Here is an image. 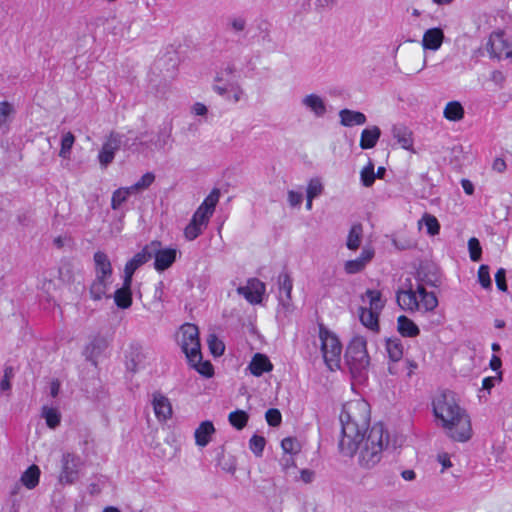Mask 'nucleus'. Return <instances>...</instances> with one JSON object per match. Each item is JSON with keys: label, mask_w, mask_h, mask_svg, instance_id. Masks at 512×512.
<instances>
[{"label": "nucleus", "mask_w": 512, "mask_h": 512, "mask_svg": "<svg viewBox=\"0 0 512 512\" xmlns=\"http://www.w3.org/2000/svg\"><path fill=\"white\" fill-rule=\"evenodd\" d=\"M487 50L493 58H512V45L504 38L503 32L490 35Z\"/></svg>", "instance_id": "nucleus-10"}, {"label": "nucleus", "mask_w": 512, "mask_h": 512, "mask_svg": "<svg viewBox=\"0 0 512 512\" xmlns=\"http://www.w3.org/2000/svg\"><path fill=\"white\" fill-rule=\"evenodd\" d=\"M397 330L403 337L413 338L420 334L419 327L405 315H400L398 317Z\"/></svg>", "instance_id": "nucleus-24"}, {"label": "nucleus", "mask_w": 512, "mask_h": 512, "mask_svg": "<svg viewBox=\"0 0 512 512\" xmlns=\"http://www.w3.org/2000/svg\"><path fill=\"white\" fill-rule=\"evenodd\" d=\"M231 26L234 31H243L246 27V20L244 18L238 17L234 18L231 21Z\"/></svg>", "instance_id": "nucleus-59"}, {"label": "nucleus", "mask_w": 512, "mask_h": 512, "mask_svg": "<svg viewBox=\"0 0 512 512\" xmlns=\"http://www.w3.org/2000/svg\"><path fill=\"white\" fill-rule=\"evenodd\" d=\"M82 466L83 461L78 455L69 452L64 453L61 458L60 484H74L79 479V472Z\"/></svg>", "instance_id": "nucleus-7"}, {"label": "nucleus", "mask_w": 512, "mask_h": 512, "mask_svg": "<svg viewBox=\"0 0 512 512\" xmlns=\"http://www.w3.org/2000/svg\"><path fill=\"white\" fill-rule=\"evenodd\" d=\"M393 137L405 150H411L413 147L412 132L404 125H394L392 128Z\"/></svg>", "instance_id": "nucleus-23"}, {"label": "nucleus", "mask_w": 512, "mask_h": 512, "mask_svg": "<svg viewBox=\"0 0 512 512\" xmlns=\"http://www.w3.org/2000/svg\"><path fill=\"white\" fill-rule=\"evenodd\" d=\"M115 304L121 309H128L132 305L131 290L117 289L114 293Z\"/></svg>", "instance_id": "nucleus-33"}, {"label": "nucleus", "mask_w": 512, "mask_h": 512, "mask_svg": "<svg viewBox=\"0 0 512 512\" xmlns=\"http://www.w3.org/2000/svg\"><path fill=\"white\" fill-rule=\"evenodd\" d=\"M444 117L450 121H459L464 117V108L458 101L447 103L444 109Z\"/></svg>", "instance_id": "nucleus-30"}, {"label": "nucleus", "mask_w": 512, "mask_h": 512, "mask_svg": "<svg viewBox=\"0 0 512 512\" xmlns=\"http://www.w3.org/2000/svg\"><path fill=\"white\" fill-rule=\"evenodd\" d=\"M293 288V281L288 272L283 271L278 276V300L279 304L285 309L289 310L292 306L291 292Z\"/></svg>", "instance_id": "nucleus-14"}, {"label": "nucleus", "mask_w": 512, "mask_h": 512, "mask_svg": "<svg viewBox=\"0 0 512 512\" xmlns=\"http://www.w3.org/2000/svg\"><path fill=\"white\" fill-rule=\"evenodd\" d=\"M42 417L45 418L46 424L49 428H56L61 421V415L57 409L44 406L42 408Z\"/></svg>", "instance_id": "nucleus-34"}, {"label": "nucleus", "mask_w": 512, "mask_h": 512, "mask_svg": "<svg viewBox=\"0 0 512 512\" xmlns=\"http://www.w3.org/2000/svg\"><path fill=\"white\" fill-rule=\"evenodd\" d=\"M109 283V279L96 277L90 286L91 298L94 300L102 299L106 295Z\"/></svg>", "instance_id": "nucleus-29"}, {"label": "nucleus", "mask_w": 512, "mask_h": 512, "mask_svg": "<svg viewBox=\"0 0 512 512\" xmlns=\"http://www.w3.org/2000/svg\"><path fill=\"white\" fill-rule=\"evenodd\" d=\"M365 296L369 300V307L367 309L380 313L384 308V301L382 300L381 292L379 290L367 289Z\"/></svg>", "instance_id": "nucleus-32"}, {"label": "nucleus", "mask_w": 512, "mask_h": 512, "mask_svg": "<svg viewBox=\"0 0 512 512\" xmlns=\"http://www.w3.org/2000/svg\"><path fill=\"white\" fill-rule=\"evenodd\" d=\"M228 419L233 427H235L238 430H241L246 426L249 416L243 410H236L229 414Z\"/></svg>", "instance_id": "nucleus-36"}, {"label": "nucleus", "mask_w": 512, "mask_h": 512, "mask_svg": "<svg viewBox=\"0 0 512 512\" xmlns=\"http://www.w3.org/2000/svg\"><path fill=\"white\" fill-rule=\"evenodd\" d=\"M205 226L200 225L198 222H194L193 219L184 229L185 238L189 241L195 240L203 231Z\"/></svg>", "instance_id": "nucleus-43"}, {"label": "nucleus", "mask_w": 512, "mask_h": 512, "mask_svg": "<svg viewBox=\"0 0 512 512\" xmlns=\"http://www.w3.org/2000/svg\"><path fill=\"white\" fill-rule=\"evenodd\" d=\"M302 104L318 118L323 117L327 113L324 99L317 94L306 95L302 99Z\"/></svg>", "instance_id": "nucleus-18"}, {"label": "nucleus", "mask_w": 512, "mask_h": 512, "mask_svg": "<svg viewBox=\"0 0 512 512\" xmlns=\"http://www.w3.org/2000/svg\"><path fill=\"white\" fill-rule=\"evenodd\" d=\"M281 447L284 453L296 455L300 452V444L294 437H286L281 441Z\"/></svg>", "instance_id": "nucleus-44"}, {"label": "nucleus", "mask_w": 512, "mask_h": 512, "mask_svg": "<svg viewBox=\"0 0 512 512\" xmlns=\"http://www.w3.org/2000/svg\"><path fill=\"white\" fill-rule=\"evenodd\" d=\"M443 39L444 32L441 28H430L424 32L422 46L426 50L436 51L441 47Z\"/></svg>", "instance_id": "nucleus-16"}, {"label": "nucleus", "mask_w": 512, "mask_h": 512, "mask_svg": "<svg viewBox=\"0 0 512 512\" xmlns=\"http://www.w3.org/2000/svg\"><path fill=\"white\" fill-rule=\"evenodd\" d=\"M178 342L188 361H200L202 359L199 330L196 325L183 324L178 333Z\"/></svg>", "instance_id": "nucleus-6"}, {"label": "nucleus", "mask_w": 512, "mask_h": 512, "mask_svg": "<svg viewBox=\"0 0 512 512\" xmlns=\"http://www.w3.org/2000/svg\"><path fill=\"white\" fill-rule=\"evenodd\" d=\"M478 282L480 285L486 289H492V280L490 277V268L486 264H482L478 269Z\"/></svg>", "instance_id": "nucleus-42"}, {"label": "nucleus", "mask_w": 512, "mask_h": 512, "mask_svg": "<svg viewBox=\"0 0 512 512\" xmlns=\"http://www.w3.org/2000/svg\"><path fill=\"white\" fill-rule=\"evenodd\" d=\"M495 281L497 288L502 292L508 291V285L506 282V270L499 268L495 274Z\"/></svg>", "instance_id": "nucleus-56"}, {"label": "nucleus", "mask_w": 512, "mask_h": 512, "mask_svg": "<svg viewBox=\"0 0 512 512\" xmlns=\"http://www.w3.org/2000/svg\"><path fill=\"white\" fill-rule=\"evenodd\" d=\"M14 377V368L12 366H5L4 375L0 381L1 391H8L11 389V379Z\"/></svg>", "instance_id": "nucleus-52"}, {"label": "nucleus", "mask_w": 512, "mask_h": 512, "mask_svg": "<svg viewBox=\"0 0 512 512\" xmlns=\"http://www.w3.org/2000/svg\"><path fill=\"white\" fill-rule=\"evenodd\" d=\"M147 135V132L141 133L136 139L139 140L140 144L146 148L154 146L158 150L165 149V147L172 141V124L164 123L160 126L155 140L151 139L149 141H143Z\"/></svg>", "instance_id": "nucleus-11"}, {"label": "nucleus", "mask_w": 512, "mask_h": 512, "mask_svg": "<svg viewBox=\"0 0 512 512\" xmlns=\"http://www.w3.org/2000/svg\"><path fill=\"white\" fill-rule=\"evenodd\" d=\"M381 136V130L378 126L365 128L361 133L360 147L363 150L372 149L376 146Z\"/></svg>", "instance_id": "nucleus-22"}, {"label": "nucleus", "mask_w": 512, "mask_h": 512, "mask_svg": "<svg viewBox=\"0 0 512 512\" xmlns=\"http://www.w3.org/2000/svg\"><path fill=\"white\" fill-rule=\"evenodd\" d=\"M433 413L442 422L447 435L454 441L466 442L471 438L470 418L451 395H439L433 401Z\"/></svg>", "instance_id": "nucleus-2"}, {"label": "nucleus", "mask_w": 512, "mask_h": 512, "mask_svg": "<svg viewBox=\"0 0 512 512\" xmlns=\"http://www.w3.org/2000/svg\"><path fill=\"white\" fill-rule=\"evenodd\" d=\"M421 222L424 223L427 229V233L431 236L439 234L440 231V224L437 218L431 214H424L422 217Z\"/></svg>", "instance_id": "nucleus-41"}, {"label": "nucleus", "mask_w": 512, "mask_h": 512, "mask_svg": "<svg viewBox=\"0 0 512 512\" xmlns=\"http://www.w3.org/2000/svg\"><path fill=\"white\" fill-rule=\"evenodd\" d=\"M374 164L371 160L360 172V181L364 187H371L375 181Z\"/></svg>", "instance_id": "nucleus-35"}, {"label": "nucleus", "mask_w": 512, "mask_h": 512, "mask_svg": "<svg viewBox=\"0 0 512 512\" xmlns=\"http://www.w3.org/2000/svg\"><path fill=\"white\" fill-rule=\"evenodd\" d=\"M363 228L361 224H354L348 234L346 246L350 250H357L361 244Z\"/></svg>", "instance_id": "nucleus-31"}, {"label": "nucleus", "mask_w": 512, "mask_h": 512, "mask_svg": "<svg viewBox=\"0 0 512 512\" xmlns=\"http://www.w3.org/2000/svg\"><path fill=\"white\" fill-rule=\"evenodd\" d=\"M252 375L259 377L273 370V364L265 354L256 353L248 366Z\"/></svg>", "instance_id": "nucleus-19"}, {"label": "nucleus", "mask_w": 512, "mask_h": 512, "mask_svg": "<svg viewBox=\"0 0 512 512\" xmlns=\"http://www.w3.org/2000/svg\"><path fill=\"white\" fill-rule=\"evenodd\" d=\"M267 423L272 427H277L281 424L282 415L276 408H270L265 413Z\"/></svg>", "instance_id": "nucleus-51"}, {"label": "nucleus", "mask_w": 512, "mask_h": 512, "mask_svg": "<svg viewBox=\"0 0 512 512\" xmlns=\"http://www.w3.org/2000/svg\"><path fill=\"white\" fill-rule=\"evenodd\" d=\"M397 303L401 309L424 313L432 312L438 306V299L434 292H428L422 284L414 291L411 287L397 292Z\"/></svg>", "instance_id": "nucleus-4"}, {"label": "nucleus", "mask_w": 512, "mask_h": 512, "mask_svg": "<svg viewBox=\"0 0 512 512\" xmlns=\"http://www.w3.org/2000/svg\"><path fill=\"white\" fill-rule=\"evenodd\" d=\"M213 89L216 93H218L221 96H224L229 91H235V100L236 101H239V99H240L239 94H242V91L239 88V86L234 82H230L229 80H227V83L224 85L215 84L213 86Z\"/></svg>", "instance_id": "nucleus-38"}, {"label": "nucleus", "mask_w": 512, "mask_h": 512, "mask_svg": "<svg viewBox=\"0 0 512 512\" xmlns=\"http://www.w3.org/2000/svg\"><path fill=\"white\" fill-rule=\"evenodd\" d=\"M96 277L110 279L112 275V266L110 260L104 252L98 251L94 254Z\"/></svg>", "instance_id": "nucleus-21"}, {"label": "nucleus", "mask_w": 512, "mask_h": 512, "mask_svg": "<svg viewBox=\"0 0 512 512\" xmlns=\"http://www.w3.org/2000/svg\"><path fill=\"white\" fill-rule=\"evenodd\" d=\"M152 406L156 418L159 421H166L172 416V405L170 400L161 392L153 393Z\"/></svg>", "instance_id": "nucleus-15"}, {"label": "nucleus", "mask_w": 512, "mask_h": 512, "mask_svg": "<svg viewBox=\"0 0 512 512\" xmlns=\"http://www.w3.org/2000/svg\"><path fill=\"white\" fill-rule=\"evenodd\" d=\"M109 346V341L102 335H96L91 341L85 346L83 354L87 361L91 362L92 365L97 366L98 359L104 354Z\"/></svg>", "instance_id": "nucleus-12"}, {"label": "nucleus", "mask_w": 512, "mask_h": 512, "mask_svg": "<svg viewBox=\"0 0 512 512\" xmlns=\"http://www.w3.org/2000/svg\"><path fill=\"white\" fill-rule=\"evenodd\" d=\"M237 292L244 296L249 303L258 304L262 301V296L265 293V284L257 278H252L248 280L246 286L238 287Z\"/></svg>", "instance_id": "nucleus-13"}, {"label": "nucleus", "mask_w": 512, "mask_h": 512, "mask_svg": "<svg viewBox=\"0 0 512 512\" xmlns=\"http://www.w3.org/2000/svg\"><path fill=\"white\" fill-rule=\"evenodd\" d=\"M148 252L151 258H154V268L159 271H165L173 265L177 258V250L174 248H161L160 241H152L147 244Z\"/></svg>", "instance_id": "nucleus-8"}, {"label": "nucleus", "mask_w": 512, "mask_h": 512, "mask_svg": "<svg viewBox=\"0 0 512 512\" xmlns=\"http://www.w3.org/2000/svg\"><path fill=\"white\" fill-rule=\"evenodd\" d=\"M365 264L359 258L354 260H348L345 263V271L347 274H356L362 271L365 268Z\"/></svg>", "instance_id": "nucleus-53"}, {"label": "nucleus", "mask_w": 512, "mask_h": 512, "mask_svg": "<svg viewBox=\"0 0 512 512\" xmlns=\"http://www.w3.org/2000/svg\"><path fill=\"white\" fill-rule=\"evenodd\" d=\"M128 192L124 189L118 188L116 189L111 197V208L113 210H117L120 206L127 200Z\"/></svg>", "instance_id": "nucleus-48"}, {"label": "nucleus", "mask_w": 512, "mask_h": 512, "mask_svg": "<svg viewBox=\"0 0 512 512\" xmlns=\"http://www.w3.org/2000/svg\"><path fill=\"white\" fill-rule=\"evenodd\" d=\"M369 405L365 401L347 403L340 414L341 433L338 450L342 456L353 457L359 453L358 463L370 469L380 462L389 435L382 423L369 429Z\"/></svg>", "instance_id": "nucleus-1"}, {"label": "nucleus", "mask_w": 512, "mask_h": 512, "mask_svg": "<svg viewBox=\"0 0 512 512\" xmlns=\"http://www.w3.org/2000/svg\"><path fill=\"white\" fill-rule=\"evenodd\" d=\"M319 338L321 340V352L325 364L331 371L339 369L341 365L342 344L338 337L323 324H320Z\"/></svg>", "instance_id": "nucleus-5"}, {"label": "nucleus", "mask_w": 512, "mask_h": 512, "mask_svg": "<svg viewBox=\"0 0 512 512\" xmlns=\"http://www.w3.org/2000/svg\"><path fill=\"white\" fill-rule=\"evenodd\" d=\"M344 358L351 377L358 383L365 381L370 365V357L367 352V341L363 336H355L351 339Z\"/></svg>", "instance_id": "nucleus-3"}, {"label": "nucleus", "mask_w": 512, "mask_h": 512, "mask_svg": "<svg viewBox=\"0 0 512 512\" xmlns=\"http://www.w3.org/2000/svg\"><path fill=\"white\" fill-rule=\"evenodd\" d=\"M388 357L393 362H398L403 357V345L400 339H388L386 341Z\"/></svg>", "instance_id": "nucleus-28"}, {"label": "nucleus", "mask_w": 512, "mask_h": 512, "mask_svg": "<svg viewBox=\"0 0 512 512\" xmlns=\"http://www.w3.org/2000/svg\"><path fill=\"white\" fill-rule=\"evenodd\" d=\"M374 256V252L371 249H363L360 256L358 257L366 265Z\"/></svg>", "instance_id": "nucleus-63"}, {"label": "nucleus", "mask_w": 512, "mask_h": 512, "mask_svg": "<svg viewBox=\"0 0 512 512\" xmlns=\"http://www.w3.org/2000/svg\"><path fill=\"white\" fill-rule=\"evenodd\" d=\"M379 314L380 313L376 311L367 309V307L359 308V319L361 323L374 332L379 331Z\"/></svg>", "instance_id": "nucleus-25"}, {"label": "nucleus", "mask_w": 512, "mask_h": 512, "mask_svg": "<svg viewBox=\"0 0 512 512\" xmlns=\"http://www.w3.org/2000/svg\"><path fill=\"white\" fill-rule=\"evenodd\" d=\"M502 373L499 372L497 377H486L482 381V389L490 393V390L495 386L497 381H501Z\"/></svg>", "instance_id": "nucleus-57"}, {"label": "nucleus", "mask_w": 512, "mask_h": 512, "mask_svg": "<svg viewBox=\"0 0 512 512\" xmlns=\"http://www.w3.org/2000/svg\"><path fill=\"white\" fill-rule=\"evenodd\" d=\"M13 111V106L9 102H0V128L7 123V120Z\"/></svg>", "instance_id": "nucleus-55"}, {"label": "nucleus", "mask_w": 512, "mask_h": 512, "mask_svg": "<svg viewBox=\"0 0 512 512\" xmlns=\"http://www.w3.org/2000/svg\"><path fill=\"white\" fill-rule=\"evenodd\" d=\"M266 445V440L263 436L254 434L249 440V448L255 456L261 457Z\"/></svg>", "instance_id": "nucleus-39"}, {"label": "nucleus", "mask_w": 512, "mask_h": 512, "mask_svg": "<svg viewBox=\"0 0 512 512\" xmlns=\"http://www.w3.org/2000/svg\"><path fill=\"white\" fill-rule=\"evenodd\" d=\"M506 162L503 158H496L493 161L492 168L494 171H497L499 173H503L506 170Z\"/></svg>", "instance_id": "nucleus-61"}, {"label": "nucleus", "mask_w": 512, "mask_h": 512, "mask_svg": "<svg viewBox=\"0 0 512 512\" xmlns=\"http://www.w3.org/2000/svg\"><path fill=\"white\" fill-rule=\"evenodd\" d=\"M213 215V212L210 210H206L203 206H199L198 209L192 216L194 222H198L200 225L207 226L210 217Z\"/></svg>", "instance_id": "nucleus-49"}, {"label": "nucleus", "mask_w": 512, "mask_h": 512, "mask_svg": "<svg viewBox=\"0 0 512 512\" xmlns=\"http://www.w3.org/2000/svg\"><path fill=\"white\" fill-rule=\"evenodd\" d=\"M303 201V194L300 192H296L293 190H290L288 192V202L290 206L297 207L299 206Z\"/></svg>", "instance_id": "nucleus-58"}, {"label": "nucleus", "mask_w": 512, "mask_h": 512, "mask_svg": "<svg viewBox=\"0 0 512 512\" xmlns=\"http://www.w3.org/2000/svg\"><path fill=\"white\" fill-rule=\"evenodd\" d=\"M122 135L111 132L107 140L103 143L98 154V160L103 168H106L114 160L116 152L122 144Z\"/></svg>", "instance_id": "nucleus-9"}, {"label": "nucleus", "mask_w": 512, "mask_h": 512, "mask_svg": "<svg viewBox=\"0 0 512 512\" xmlns=\"http://www.w3.org/2000/svg\"><path fill=\"white\" fill-rule=\"evenodd\" d=\"M215 431L214 424L211 421L206 420L201 422L194 433L196 445L206 447L210 443Z\"/></svg>", "instance_id": "nucleus-17"}, {"label": "nucleus", "mask_w": 512, "mask_h": 512, "mask_svg": "<svg viewBox=\"0 0 512 512\" xmlns=\"http://www.w3.org/2000/svg\"><path fill=\"white\" fill-rule=\"evenodd\" d=\"M235 71V67L233 65H228L223 71L217 74L215 81L221 82L225 80V76H231Z\"/></svg>", "instance_id": "nucleus-60"}, {"label": "nucleus", "mask_w": 512, "mask_h": 512, "mask_svg": "<svg viewBox=\"0 0 512 512\" xmlns=\"http://www.w3.org/2000/svg\"><path fill=\"white\" fill-rule=\"evenodd\" d=\"M207 111V107L200 102L195 103L192 107V112L197 116H204L206 115Z\"/></svg>", "instance_id": "nucleus-62"}, {"label": "nucleus", "mask_w": 512, "mask_h": 512, "mask_svg": "<svg viewBox=\"0 0 512 512\" xmlns=\"http://www.w3.org/2000/svg\"><path fill=\"white\" fill-rule=\"evenodd\" d=\"M155 180V175L152 172H147L134 183V188H139L140 191L149 188Z\"/></svg>", "instance_id": "nucleus-54"}, {"label": "nucleus", "mask_w": 512, "mask_h": 512, "mask_svg": "<svg viewBox=\"0 0 512 512\" xmlns=\"http://www.w3.org/2000/svg\"><path fill=\"white\" fill-rule=\"evenodd\" d=\"M207 342L211 354L215 357H219L224 353L225 345L215 334H210Z\"/></svg>", "instance_id": "nucleus-40"}, {"label": "nucleus", "mask_w": 512, "mask_h": 512, "mask_svg": "<svg viewBox=\"0 0 512 512\" xmlns=\"http://www.w3.org/2000/svg\"><path fill=\"white\" fill-rule=\"evenodd\" d=\"M220 198V190L218 188H214L210 194L204 199L201 206L205 208L206 210H210L214 213L215 207L219 201Z\"/></svg>", "instance_id": "nucleus-47"}, {"label": "nucleus", "mask_w": 512, "mask_h": 512, "mask_svg": "<svg viewBox=\"0 0 512 512\" xmlns=\"http://www.w3.org/2000/svg\"><path fill=\"white\" fill-rule=\"evenodd\" d=\"M314 476H315V473L312 470H309V469L301 470V479L305 483L312 482L314 479Z\"/></svg>", "instance_id": "nucleus-64"}, {"label": "nucleus", "mask_w": 512, "mask_h": 512, "mask_svg": "<svg viewBox=\"0 0 512 512\" xmlns=\"http://www.w3.org/2000/svg\"><path fill=\"white\" fill-rule=\"evenodd\" d=\"M340 124L344 127H353L356 125H364L367 118L364 113L350 109H342L339 112Z\"/></svg>", "instance_id": "nucleus-20"}, {"label": "nucleus", "mask_w": 512, "mask_h": 512, "mask_svg": "<svg viewBox=\"0 0 512 512\" xmlns=\"http://www.w3.org/2000/svg\"><path fill=\"white\" fill-rule=\"evenodd\" d=\"M40 469L37 465H31L22 474L21 481L28 489L35 488L39 483Z\"/></svg>", "instance_id": "nucleus-27"}, {"label": "nucleus", "mask_w": 512, "mask_h": 512, "mask_svg": "<svg viewBox=\"0 0 512 512\" xmlns=\"http://www.w3.org/2000/svg\"><path fill=\"white\" fill-rule=\"evenodd\" d=\"M468 250L470 254V259L473 262H478L481 260L482 256V247L480 245V242L477 238L472 237L468 241Z\"/></svg>", "instance_id": "nucleus-46"}, {"label": "nucleus", "mask_w": 512, "mask_h": 512, "mask_svg": "<svg viewBox=\"0 0 512 512\" xmlns=\"http://www.w3.org/2000/svg\"><path fill=\"white\" fill-rule=\"evenodd\" d=\"M74 142L75 136L71 132L65 133L61 139V148L59 156L62 158H68L71 153Z\"/></svg>", "instance_id": "nucleus-37"}, {"label": "nucleus", "mask_w": 512, "mask_h": 512, "mask_svg": "<svg viewBox=\"0 0 512 512\" xmlns=\"http://www.w3.org/2000/svg\"><path fill=\"white\" fill-rule=\"evenodd\" d=\"M189 364L205 377H211L214 374L213 365L209 361H188Z\"/></svg>", "instance_id": "nucleus-45"}, {"label": "nucleus", "mask_w": 512, "mask_h": 512, "mask_svg": "<svg viewBox=\"0 0 512 512\" xmlns=\"http://www.w3.org/2000/svg\"><path fill=\"white\" fill-rule=\"evenodd\" d=\"M323 185L317 178L311 179L307 186V198H316L323 192Z\"/></svg>", "instance_id": "nucleus-50"}, {"label": "nucleus", "mask_w": 512, "mask_h": 512, "mask_svg": "<svg viewBox=\"0 0 512 512\" xmlns=\"http://www.w3.org/2000/svg\"><path fill=\"white\" fill-rule=\"evenodd\" d=\"M151 259L146 245L140 252L136 253L125 265L124 270L135 273V271Z\"/></svg>", "instance_id": "nucleus-26"}]
</instances>
